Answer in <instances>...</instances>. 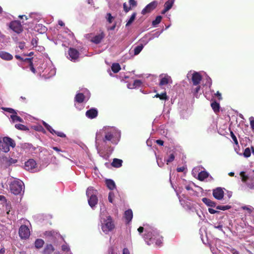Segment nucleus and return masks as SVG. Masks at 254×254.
<instances>
[{
    "label": "nucleus",
    "mask_w": 254,
    "mask_h": 254,
    "mask_svg": "<svg viewBox=\"0 0 254 254\" xmlns=\"http://www.w3.org/2000/svg\"><path fill=\"white\" fill-rule=\"evenodd\" d=\"M211 107L215 113H217L219 112L220 105L216 101H214L211 103Z\"/></svg>",
    "instance_id": "obj_31"
},
{
    "label": "nucleus",
    "mask_w": 254,
    "mask_h": 254,
    "mask_svg": "<svg viewBox=\"0 0 254 254\" xmlns=\"http://www.w3.org/2000/svg\"><path fill=\"white\" fill-rule=\"evenodd\" d=\"M143 48V46L142 44H140L137 46H136L133 50L134 55H137L142 50Z\"/></svg>",
    "instance_id": "obj_35"
},
{
    "label": "nucleus",
    "mask_w": 254,
    "mask_h": 254,
    "mask_svg": "<svg viewBox=\"0 0 254 254\" xmlns=\"http://www.w3.org/2000/svg\"><path fill=\"white\" fill-rule=\"evenodd\" d=\"M19 235L22 239H28L30 235L28 227L25 225H22L19 229Z\"/></svg>",
    "instance_id": "obj_13"
},
{
    "label": "nucleus",
    "mask_w": 254,
    "mask_h": 254,
    "mask_svg": "<svg viewBox=\"0 0 254 254\" xmlns=\"http://www.w3.org/2000/svg\"><path fill=\"white\" fill-rule=\"evenodd\" d=\"M55 251V249L52 244H47L43 250V254H51Z\"/></svg>",
    "instance_id": "obj_25"
},
{
    "label": "nucleus",
    "mask_w": 254,
    "mask_h": 254,
    "mask_svg": "<svg viewBox=\"0 0 254 254\" xmlns=\"http://www.w3.org/2000/svg\"><path fill=\"white\" fill-rule=\"evenodd\" d=\"M106 18L109 23H112L115 17L113 16L110 13H108L106 14Z\"/></svg>",
    "instance_id": "obj_43"
},
{
    "label": "nucleus",
    "mask_w": 254,
    "mask_h": 254,
    "mask_svg": "<svg viewBox=\"0 0 254 254\" xmlns=\"http://www.w3.org/2000/svg\"><path fill=\"white\" fill-rule=\"evenodd\" d=\"M174 1L175 0H168L165 3L164 7L166 8V9L169 10L173 6Z\"/></svg>",
    "instance_id": "obj_33"
},
{
    "label": "nucleus",
    "mask_w": 254,
    "mask_h": 254,
    "mask_svg": "<svg viewBox=\"0 0 254 254\" xmlns=\"http://www.w3.org/2000/svg\"><path fill=\"white\" fill-rule=\"evenodd\" d=\"M105 35L103 32H101L100 34L94 36L92 39L91 41L95 44H99L100 43L102 40L104 38Z\"/></svg>",
    "instance_id": "obj_21"
},
{
    "label": "nucleus",
    "mask_w": 254,
    "mask_h": 254,
    "mask_svg": "<svg viewBox=\"0 0 254 254\" xmlns=\"http://www.w3.org/2000/svg\"><path fill=\"white\" fill-rule=\"evenodd\" d=\"M157 162L158 165L160 167H163V166L164 165V163L162 161L161 159H158V158H157Z\"/></svg>",
    "instance_id": "obj_61"
},
{
    "label": "nucleus",
    "mask_w": 254,
    "mask_h": 254,
    "mask_svg": "<svg viewBox=\"0 0 254 254\" xmlns=\"http://www.w3.org/2000/svg\"><path fill=\"white\" fill-rule=\"evenodd\" d=\"M179 201L182 206L186 210L192 212L196 211V205L193 203H191L189 201H186L179 196Z\"/></svg>",
    "instance_id": "obj_10"
},
{
    "label": "nucleus",
    "mask_w": 254,
    "mask_h": 254,
    "mask_svg": "<svg viewBox=\"0 0 254 254\" xmlns=\"http://www.w3.org/2000/svg\"><path fill=\"white\" fill-rule=\"evenodd\" d=\"M158 131L160 134H161L162 135H166L167 133V130L165 128V127L163 125L159 127V128L158 130Z\"/></svg>",
    "instance_id": "obj_40"
},
{
    "label": "nucleus",
    "mask_w": 254,
    "mask_h": 254,
    "mask_svg": "<svg viewBox=\"0 0 254 254\" xmlns=\"http://www.w3.org/2000/svg\"><path fill=\"white\" fill-rule=\"evenodd\" d=\"M123 161L121 159L115 158L112 163V166L116 168H119L122 165Z\"/></svg>",
    "instance_id": "obj_30"
},
{
    "label": "nucleus",
    "mask_w": 254,
    "mask_h": 254,
    "mask_svg": "<svg viewBox=\"0 0 254 254\" xmlns=\"http://www.w3.org/2000/svg\"><path fill=\"white\" fill-rule=\"evenodd\" d=\"M124 10L126 12H128L131 9V7L128 6L126 3H124L123 4Z\"/></svg>",
    "instance_id": "obj_52"
},
{
    "label": "nucleus",
    "mask_w": 254,
    "mask_h": 254,
    "mask_svg": "<svg viewBox=\"0 0 254 254\" xmlns=\"http://www.w3.org/2000/svg\"><path fill=\"white\" fill-rule=\"evenodd\" d=\"M9 28L14 32L19 34L23 31L21 23L18 20L11 21L9 25Z\"/></svg>",
    "instance_id": "obj_12"
},
{
    "label": "nucleus",
    "mask_w": 254,
    "mask_h": 254,
    "mask_svg": "<svg viewBox=\"0 0 254 254\" xmlns=\"http://www.w3.org/2000/svg\"><path fill=\"white\" fill-rule=\"evenodd\" d=\"M216 207L217 209L221 210H228L231 208V206L230 205H217V206H215Z\"/></svg>",
    "instance_id": "obj_41"
},
{
    "label": "nucleus",
    "mask_w": 254,
    "mask_h": 254,
    "mask_svg": "<svg viewBox=\"0 0 254 254\" xmlns=\"http://www.w3.org/2000/svg\"><path fill=\"white\" fill-rule=\"evenodd\" d=\"M137 230L140 234L144 230L145 234L143 237L148 245L155 243L156 246H160L162 244V237L153 227L147 226L144 228L143 227H139Z\"/></svg>",
    "instance_id": "obj_2"
},
{
    "label": "nucleus",
    "mask_w": 254,
    "mask_h": 254,
    "mask_svg": "<svg viewBox=\"0 0 254 254\" xmlns=\"http://www.w3.org/2000/svg\"><path fill=\"white\" fill-rule=\"evenodd\" d=\"M100 218L101 223V227L104 233L107 234L113 230L115 226L110 216H107V218L105 219L103 217V214L101 213Z\"/></svg>",
    "instance_id": "obj_5"
},
{
    "label": "nucleus",
    "mask_w": 254,
    "mask_h": 254,
    "mask_svg": "<svg viewBox=\"0 0 254 254\" xmlns=\"http://www.w3.org/2000/svg\"><path fill=\"white\" fill-rule=\"evenodd\" d=\"M15 127L17 129H20V130H26L27 129L26 127L24 125H22V124H16L15 125Z\"/></svg>",
    "instance_id": "obj_45"
},
{
    "label": "nucleus",
    "mask_w": 254,
    "mask_h": 254,
    "mask_svg": "<svg viewBox=\"0 0 254 254\" xmlns=\"http://www.w3.org/2000/svg\"><path fill=\"white\" fill-rule=\"evenodd\" d=\"M161 100H164L165 101L168 100L169 97L167 96L166 93L165 92L160 94V98Z\"/></svg>",
    "instance_id": "obj_48"
},
{
    "label": "nucleus",
    "mask_w": 254,
    "mask_h": 254,
    "mask_svg": "<svg viewBox=\"0 0 254 254\" xmlns=\"http://www.w3.org/2000/svg\"><path fill=\"white\" fill-rule=\"evenodd\" d=\"M162 18V16L160 15L157 16L155 19L152 21V25L154 27H156L158 24L160 23Z\"/></svg>",
    "instance_id": "obj_36"
},
{
    "label": "nucleus",
    "mask_w": 254,
    "mask_h": 254,
    "mask_svg": "<svg viewBox=\"0 0 254 254\" xmlns=\"http://www.w3.org/2000/svg\"><path fill=\"white\" fill-rule=\"evenodd\" d=\"M0 58L3 60L10 61L13 59V56L9 53L0 51Z\"/></svg>",
    "instance_id": "obj_22"
},
{
    "label": "nucleus",
    "mask_w": 254,
    "mask_h": 254,
    "mask_svg": "<svg viewBox=\"0 0 254 254\" xmlns=\"http://www.w3.org/2000/svg\"><path fill=\"white\" fill-rule=\"evenodd\" d=\"M15 145V141L8 136L3 137L2 140L0 143L1 150L4 153H7L9 151L10 147L14 148Z\"/></svg>",
    "instance_id": "obj_7"
},
{
    "label": "nucleus",
    "mask_w": 254,
    "mask_h": 254,
    "mask_svg": "<svg viewBox=\"0 0 254 254\" xmlns=\"http://www.w3.org/2000/svg\"><path fill=\"white\" fill-rule=\"evenodd\" d=\"M231 137L233 140V141L235 142V143L236 144H238V140H237V139L236 137V136L234 135V134L233 133V132H231Z\"/></svg>",
    "instance_id": "obj_64"
},
{
    "label": "nucleus",
    "mask_w": 254,
    "mask_h": 254,
    "mask_svg": "<svg viewBox=\"0 0 254 254\" xmlns=\"http://www.w3.org/2000/svg\"><path fill=\"white\" fill-rule=\"evenodd\" d=\"M55 232L54 231H46L45 233V235L47 236H53L54 235Z\"/></svg>",
    "instance_id": "obj_59"
},
{
    "label": "nucleus",
    "mask_w": 254,
    "mask_h": 254,
    "mask_svg": "<svg viewBox=\"0 0 254 254\" xmlns=\"http://www.w3.org/2000/svg\"><path fill=\"white\" fill-rule=\"evenodd\" d=\"M188 79L191 81L193 85H198L202 80V76L200 72L194 70L190 71L187 74Z\"/></svg>",
    "instance_id": "obj_8"
},
{
    "label": "nucleus",
    "mask_w": 254,
    "mask_h": 254,
    "mask_svg": "<svg viewBox=\"0 0 254 254\" xmlns=\"http://www.w3.org/2000/svg\"><path fill=\"white\" fill-rule=\"evenodd\" d=\"M62 249L64 252H70L69 247L66 244H64L62 246Z\"/></svg>",
    "instance_id": "obj_46"
},
{
    "label": "nucleus",
    "mask_w": 254,
    "mask_h": 254,
    "mask_svg": "<svg viewBox=\"0 0 254 254\" xmlns=\"http://www.w3.org/2000/svg\"><path fill=\"white\" fill-rule=\"evenodd\" d=\"M142 82L140 80H135L133 83H128L127 87L129 89L139 88L141 86Z\"/></svg>",
    "instance_id": "obj_23"
},
{
    "label": "nucleus",
    "mask_w": 254,
    "mask_h": 254,
    "mask_svg": "<svg viewBox=\"0 0 254 254\" xmlns=\"http://www.w3.org/2000/svg\"><path fill=\"white\" fill-rule=\"evenodd\" d=\"M86 116L89 119H92L96 118L98 115V111L95 108H92L86 112Z\"/></svg>",
    "instance_id": "obj_20"
},
{
    "label": "nucleus",
    "mask_w": 254,
    "mask_h": 254,
    "mask_svg": "<svg viewBox=\"0 0 254 254\" xmlns=\"http://www.w3.org/2000/svg\"><path fill=\"white\" fill-rule=\"evenodd\" d=\"M90 96L89 91L84 89L81 93H77L75 97V101L79 103L83 102L84 100H88Z\"/></svg>",
    "instance_id": "obj_9"
},
{
    "label": "nucleus",
    "mask_w": 254,
    "mask_h": 254,
    "mask_svg": "<svg viewBox=\"0 0 254 254\" xmlns=\"http://www.w3.org/2000/svg\"><path fill=\"white\" fill-rule=\"evenodd\" d=\"M160 85H165L169 83H172L171 77L167 74H161L160 75Z\"/></svg>",
    "instance_id": "obj_18"
},
{
    "label": "nucleus",
    "mask_w": 254,
    "mask_h": 254,
    "mask_svg": "<svg viewBox=\"0 0 254 254\" xmlns=\"http://www.w3.org/2000/svg\"><path fill=\"white\" fill-rule=\"evenodd\" d=\"M2 109L4 111L12 114L10 117L13 122H19L22 123L23 122V119L17 115V112L14 109L10 108H2Z\"/></svg>",
    "instance_id": "obj_11"
},
{
    "label": "nucleus",
    "mask_w": 254,
    "mask_h": 254,
    "mask_svg": "<svg viewBox=\"0 0 254 254\" xmlns=\"http://www.w3.org/2000/svg\"><path fill=\"white\" fill-rule=\"evenodd\" d=\"M213 227L219 230V231H222L224 234L225 233V232L223 230V225L220 223H219V224L217 225H214Z\"/></svg>",
    "instance_id": "obj_49"
},
{
    "label": "nucleus",
    "mask_w": 254,
    "mask_h": 254,
    "mask_svg": "<svg viewBox=\"0 0 254 254\" xmlns=\"http://www.w3.org/2000/svg\"><path fill=\"white\" fill-rule=\"evenodd\" d=\"M172 186H173V185H172ZM172 188H173V189H174V190H175V191H176V193H177V196H178V197H179V196H180L179 195V194H180V193H181L182 192V188H181L180 187H179V188H178V189H177V188H176V189H175V188H174V186H172Z\"/></svg>",
    "instance_id": "obj_54"
},
{
    "label": "nucleus",
    "mask_w": 254,
    "mask_h": 254,
    "mask_svg": "<svg viewBox=\"0 0 254 254\" xmlns=\"http://www.w3.org/2000/svg\"><path fill=\"white\" fill-rule=\"evenodd\" d=\"M31 45L33 47H36L37 45V40L35 38H33L31 42Z\"/></svg>",
    "instance_id": "obj_63"
},
{
    "label": "nucleus",
    "mask_w": 254,
    "mask_h": 254,
    "mask_svg": "<svg viewBox=\"0 0 254 254\" xmlns=\"http://www.w3.org/2000/svg\"><path fill=\"white\" fill-rule=\"evenodd\" d=\"M79 55V54L77 50L70 48L68 50V56L67 57L71 61L76 62L78 61Z\"/></svg>",
    "instance_id": "obj_16"
},
{
    "label": "nucleus",
    "mask_w": 254,
    "mask_h": 254,
    "mask_svg": "<svg viewBox=\"0 0 254 254\" xmlns=\"http://www.w3.org/2000/svg\"><path fill=\"white\" fill-rule=\"evenodd\" d=\"M241 208L246 210V214L249 216L251 213H254V208L251 205H244L242 206Z\"/></svg>",
    "instance_id": "obj_27"
},
{
    "label": "nucleus",
    "mask_w": 254,
    "mask_h": 254,
    "mask_svg": "<svg viewBox=\"0 0 254 254\" xmlns=\"http://www.w3.org/2000/svg\"><path fill=\"white\" fill-rule=\"evenodd\" d=\"M43 72L44 74H47L48 77H51L56 74V68L53 65L51 62H49L48 64V66L45 68Z\"/></svg>",
    "instance_id": "obj_14"
},
{
    "label": "nucleus",
    "mask_w": 254,
    "mask_h": 254,
    "mask_svg": "<svg viewBox=\"0 0 254 254\" xmlns=\"http://www.w3.org/2000/svg\"><path fill=\"white\" fill-rule=\"evenodd\" d=\"M9 189L15 195L21 194L24 193V184L22 181L14 179L9 183Z\"/></svg>",
    "instance_id": "obj_3"
},
{
    "label": "nucleus",
    "mask_w": 254,
    "mask_h": 254,
    "mask_svg": "<svg viewBox=\"0 0 254 254\" xmlns=\"http://www.w3.org/2000/svg\"><path fill=\"white\" fill-rule=\"evenodd\" d=\"M44 243L45 242L42 239H37L35 241L34 245L36 249H39L43 247Z\"/></svg>",
    "instance_id": "obj_29"
},
{
    "label": "nucleus",
    "mask_w": 254,
    "mask_h": 254,
    "mask_svg": "<svg viewBox=\"0 0 254 254\" xmlns=\"http://www.w3.org/2000/svg\"><path fill=\"white\" fill-rule=\"evenodd\" d=\"M36 163L35 161L32 159L28 160L25 163V168L28 171L31 172H35V167Z\"/></svg>",
    "instance_id": "obj_17"
},
{
    "label": "nucleus",
    "mask_w": 254,
    "mask_h": 254,
    "mask_svg": "<svg viewBox=\"0 0 254 254\" xmlns=\"http://www.w3.org/2000/svg\"><path fill=\"white\" fill-rule=\"evenodd\" d=\"M240 176L242 181L251 189H254V170H250L247 172H241Z\"/></svg>",
    "instance_id": "obj_4"
},
{
    "label": "nucleus",
    "mask_w": 254,
    "mask_h": 254,
    "mask_svg": "<svg viewBox=\"0 0 254 254\" xmlns=\"http://www.w3.org/2000/svg\"><path fill=\"white\" fill-rule=\"evenodd\" d=\"M163 29H162L160 31H157L153 34V38L158 37L163 32Z\"/></svg>",
    "instance_id": "obj_56"
},
{
    "label": "nucleus",
    "mask_w": 254,
    "mask_h": 254,
    "mask_svg": "<svg viewBox=\"0 0 254 254\" xmlns=\"http://www.w3.org/2000/svg\"><path fill=\"white\" fill-rule=\"evenodd\" d=\"M133 217L132 211L131 209H128L125 212L124 217L127 223L131 221Z\"/></svg>",
    "instance_id": "obj_24"
},
{
    "label": "nucleus",
    "mask_w": 254,
    "mask_h": 254,
    "mask_svg": "<svg viewBox=\"0 0 254 254\" xmlns=\"http://www.w3.org/2000/svg\"><path fill=\"white\" fill-rule=\"evenodd\" d=\"M121 132L114 127H104L96 133L95 144L100 156L106 158L112 153L114 147L110 144L117 145L120 140Z\"/></svg>",
    "instance_id": "obj_1"
},
{
    "label": "nucleus",
    "mask_w": 254,
    "mask_h": 254,
    "mask_svg": "<svg viewBox=\"0 0 254 254\" xmlns=\"http://www.w3.org/2000/svg\"><path fill=\"white\" fill-rule=\"evenodd\" d=\"M111 69L114 73H117L121 69V66L119 64L114 63L112 64Z\"/></svg>",
    "instance_id": "obj_34"
},
{
    "label": "nucleus",
    "mask_w": 254,
    "mask_h": 254,
    "mask_svg": "<svg viewBox=\"0 0 254 254\" xmlns=\"http://www.w3.org/2000/svg\"><path fill=\"white\" fill-rule=\"evenodd\" d=\"M251 152L250 149L248 147L246 148L244 150V152L243 153V155L245 157L248 158L251 156Z\"/></svg>",
    "instance_id": "obj_44"
},
{
    "label": "nucleus",
    "mask_w": 254,
    "mask_h": 254,
    "mask_svg": "<svg viewBox=\"0 0 254 254\" xmlns=\"http://www.w3.org/2000/svg\"><path fill=\"white\" fill-rule=\"evenodd\" d=\"M56 134L57 136L61 137H65V136H66L65 134L64 133L61 132V131H56Z\"/></svg>",
    "instance_id": "obj_57"
},
{
    "label": "nucleus",
    "mask_w": 254,
    "mask_h": 254,
    "mask_svg": "<svg viewBox=\"0 0 254 254\" xmlns=\"http://www.w3.org/2000/svg\"><path fill=\"white\" fill-rule=\"evenodd\" d=\"M213 195L215 198L221 200L224 196V191L220 188H217L213 191Z\"/></svg>",
    "instance_id": "obj_19"
},
{
    "label": "nucleus",
    "mask_w": 254,
    "mask_h": 254,
    "mask_svg": "<svg viewBox=\"0 0 254 254\" xmlns=\"http://www.w3.org/2000/svg\"><path fill=\"white\" fill-rule=\"evenodd\" d=\"M115 195L113 191H110L108 195V200L109 201L113 204H114V198Z\"/></svg>",
    "instance_id": "obj_39"
},
{
    "label": "nucleus",
    "mask_w": 254,
    "mask_h": 254,
    "mask_svg": "<svg viewBox=\"0 0 254 254\" xmlns=\"http://www.w3.org/2000/svg\"><path fill=\"white\" fill-rule=\"evenodd\" d=\"M158 2L154 0L148 4L141 11V14L145 15L153 11L157 6Z\"/></svg>",
    "instance_id": "obj_15"
},
{
    "label": "nucleus",
    "mask_w": 254,
    "mask_h": 254,
    "mask_svg": "<svg viewBox=\"0 0 254 254\" xmlns=\"http://www.w3.org/2000/svg\"><path fill=\"white\" fill-rule=\"evenodd\" d=\"M208 211L210 214H212L219 212L218 211L214 210L211 208H209L208 209Z\"/></svg>",
    "instance_id": "obj_62"
},
{
    "label": "nucleus",
    "mask_w": 254,
    "mask_h": 254,
    "mask_svg": "<svg viewBox=\"0 0 254 254\" xmlns=\"http://www.w3.org/2000/svg\"><path fill=\"white\" fill-rule=\"evenodd\" d=\"M17 160L16 159H13L11 158H9L7 160V163L9 165H12L13 164H15V163H17Z\"/></svg>",
    "instance_id": "obj_51"
},
{
    "label": "nucleus",
    "mask_w": 254,
    "mask_h": 254,
    "mask_svg": "<svg viewBox=\"0 0 254 254\" xmlns=\"http://www.w3.org/2000/svg\"><path fill=\"white\" fill-rule=\"evenodd\" d=\"M249 119L250 122L251 127L253 131L254 132V118L253 117H251Z\"/></svg>",
    "instance_id": "obj_50"
},
{
    "label": "nucleus",
    "mask_w": 254,
    "mask_h": 254,
    "mask_svg": "<svg viewBox=\"0 0 254 254\" xmlns=\"http://www.w3.org/2000/svg\"><path fill=\"white\" fill-rule=\"evenodd\" d=\"M208 176V173L206 171H201L198 175V179L200 181H203Z\"/></svg>",
    "instance_id": "obj_32"
},
{
    "label": "nucleus",
    "mask_w": 254,
    "mask_h": 254,
    "mask_svg": "<svg viewBox=\"0 0 254 254\" xmlns=\"http://www.w3.org/2000/svg\"><path fill=\"white\" fill-rule=\"evenodd\" d=\"M136 15V13L135 12H134L132 14V15H131L130 17L129 18V19H128L126 24V26L130 25L133 22V21L134 20L135 18Z\"/></svg>",
    "instance_id": "obj_37"
},
{
    "label": "nucleus",
    "mask_w": 254,
    "mask_h": 254,
    "mask_svg": "<svg viewBox=\"0 0 254 254\" xmlns=\"http://www.w3.org/2000/svg\"><path fill=\"white\" fill-rule=\"evenodd\" d=\"M25 60V61H27V62L29 64L30 70L33 73H35L36 72V69H35V68L34 67V66L33 65V64H32V63L31 62V59H30V58H26Z\"/></svg>",
    "instance_id": "obj_38"
},
{
    "label": "nucleus",
    "mask_w": 254,
    "mask_h": 254,
    "mask_svg": "<svg viewBox=\"0 0 254 254\" xmlns=\"http://www.w3.org/2000/svg\"><path fill=\"white\" fill-rule=\"evenodd\" d=\"M196 87L193 89V93L195 97L197 96V93L199 92L200 89V86L198 85H196Z\"/></svg>",
    "instance_id": "obj_47"
},
{
    "label": "nucleus",
    "mask_w": 254,
    "mask_h": 254,
    "mask_svg": "<svg viewBox=\"0 0 254 254\" xmlns=\"http://www.w3.org/2000/svg\"><path fill=\"white\" fill-rule=\"evenodd\" d=\"M207 81H206V82L205 83V85H208L209 86V87L210 88L211 84H212V81H211V79L210 77H208L206 79Z\"/></svg>",
    "instance_id": "obj_60"
},
{
    "label": "nucleus",
    "mask_w": 254,
    "mask_h": 254,
    "mask_svg": "<svg viewBox=\"0 0 254 254\" xmlns=\"http://www.w3.org/2000/svg\"><path fill=\"white\" fill-rule=\"evenodd\" d=\"M202 201L208 206L211 207H215L216 206V203L215 202L206 197L203 198Z\"/></svg>",
    "instance_id": "obj_28"
},
{
    "label": "nucleus",
    "mask_w": 254,
    "mask_h": 254,
    "mask_svg": "<svg viewBox=\"0 0 254 254\" xmlns=\"http://www.w3.org/2000/svg\"><path fill=\"white\" fill-rule=\"evenodd\" d=\"M97 194V191L92 187H89L87 189L86 195L88 198V204L93 209H94L98 201Z\"/></svg>",
    "instance_id": "obj_6"
},
{
    "label": "nucleus",
    "mask_w": 254,
    "mask_h": 254,
    "mask_svg": "<svg viewBox=\"0 0 254 254\" xmlns=\"http://www.w3.org/2000/svg\"><path fill=\"white\" fill-rule=\"evenodd\" d=\"M175 159V154L174 152L171 153L167 159L166 160V162L167 164H168L169 163L172 162Z\"/></svg>",
    "instance_id": "obj_42"
},
{
    "label": "nucleus",
    "mask_w": 254,
    "mask_h": 254,
    "mask_svg": "<svg viewBox=\"0 0 254 254\" xmlns=\"http://www.w3.org/2000/svg\"><path fill=\"white\" fill-rule=\"evenodd\" d=\"M130 6H135L137 4V2L135 0H129L128 1Z\"/></svg>",
    "instance_id": "obj_58"
},
{
    "label": "nucleus",
    "mask_w": 254,
    "mask_h": 254,
    "mask_svg": "<svg viewBox=\"0 0 254 254\" xmlns=\"http://www.w3.org/2000/svg\"><path fill=\"white\" fill-rule=\"evenodd\" d=\"M172 186H173V185H172ZM172 188H173V189H174V190H175V191H176V193H177V196H178V197H179V196H180L179 195V194H180V193H181L182 192V188H181L180 187H179V188H178V189H177V188H176V189H175V188H174V186H172Z\"/></svg>",
    "instance_id": "obj_55"
},
{
    "label": "nucleus",
    "mask_w": 254,
    "mask_h": 254,
    "mask_svg": "<svg viewBox=\"0 0 254 254\" xmlns=\"http://www.w3.org/2000/svg\"><path fill=\"white\" fill-rule=\"evenodd\" d=\"M106 185L107 188L110 190H113L116 189V186L115 182L112 179H106L105 180Z\"/></svg>",
    "instance_id": "obj_26"
},
{
    "label": "nucleus",
    "mask_w": 254,
    "mask_h": 254,
    "mask_svg": "<svg viewBox=\"0 0 254 254\" xmlns=\"http://www.w3.org/2000/svg\"><path fill=\"white\" fill-rule=\"evenodd\" d=\"M172 186H173V185H172ZM172 188H173V189H174V190H175V191H176V193H177V196H178V197H179V196H180L179 195V194H180V193H181L182 192V188H181L180 187H179V188H178V189H177V188H176V189H175V188H174V186H172Z\"/></svg>",
    "instance_id": "obj_53"
}]
</instances>
